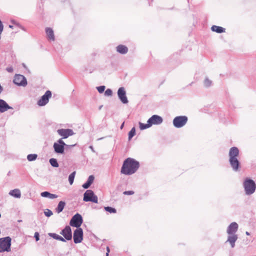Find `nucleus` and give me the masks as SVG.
<instances>
[{
	"label": "nucleus",
	"instance_id": "obj_23",
	"mask_svg": "<svg viewBox=\"0 0 256 256\" xmlns=\"http://www.w3.org/2000/svg\"><path fill=\"white\" fill-rule=\"evenodd\" d=\"M40 196L44 198H48L50 199H54L58 197V195L50 194L48 192H44L40 194Z\"/></svg>",
	"mask_w": 256,
	"mask_h": 256
},
{
	"label": "nucleus",
	"instance_id": "obj_18",
	"mask_svg": "<svg viewBox=\"0 0 256 256\" xmlns=\"http://www.w3.org/2000/svg\"><path fill=\"white\" fill-rule=\"evenodd\" d=\"M226 242H229L232 248L235 246V242L238 240V236L236 234H229Z\"/></svg>",
	"mask_w": 256,
	"mask_h": 256
},
{
	"label": "nucleus",
	"instance_id": "obj_36",
	"mask_svg": "<svg viewBox=\"0 0 256 256\" xmlns=\"http://www.w3.org/2000/svg\"><path fill=\"white\" fill-rule=\"evenodd\" d=\"M48 235L54 239L57 240L59 235L55 233H48Z\"/></svg>",
	"mask_w": 256,
	"mask_h": 256
},
{
	"label": "nucleus",
	"instance_id": "obj_40",
	"mask_svg": "<svg viewBox=\"0 0 256 256\" xmlns=\"http://www.w3.org/2000/svg\"><path fill=\"white\" fill-rule=\"evenodd\" d=\"M57 240H60V241H62V242H66V239L64 238L62 236H58V238H57Z\"/></svg>",
	"mask_w": 256,
	"mask_h": 256
},
{
	"label": "nucleus",
	"instance_id": "obj_43",
	"mask_svg": "<svg viewBox=\"0 0 256 256\" xmlns=\"http://www.w3.org/2000/svg\"><path fill=\"white\" fill-rule=\"evenodd\" d=\"M246 234L247 236H249V235L250 234V232H246Z\"/></svg>",
	"mask_w": 256,
	"mask_h": 256
},
{
	"label": "nucleus",
	"instance_id": "obj_17",
	"mask_svg": "<svg viewBox=\"0 0 256 256\" xmlns=\"http://www.w3.org/2000/svg\"><path fill=\"white\" fill-rule=\"evenodd\" d=\"M12 108L3 100L0 99V112H4Z\"/></svg>",
	"mask_w": 256,
	"mask_h": 256
},
{
	"label": "nucleus",
	"instance_id": "obj_34",
	"mask_svg": "<svg viewBox=\"0 0 256 256\" xmlns=\"http://www.w3.org/2000/svg\"><path fill=\"white\" fill-rule=\"evenodd\" d=\"M105 88H106V87H105V86H98V87L96 88H97V90H98V92L100 93V94H101V93H102V92H104V90H105Z\"/></svg>",
	"mask_w": 256,
	"mask_h": 256
},
{
	"label": "nucleus",
	"instance_id": "obj_11",
	"mask_svg": "<svg viewBox=\"0 0 256 256\" xmlns=\"http://www.w3.org/2000/svg\"><path fill=\"white\" fill-rule=\"evenodd\" d=\"M83 240V230L82 228H77L74 232V242L75 244L80 243Z\"/></svg>",
	"mask_w": 256,
	"mask_h": 256
},
{
	"label": "nucleus",
	"instance_id": "obj_2",
	"mask_svg": "<svg viewBox=\"0 0 256 256\" xmlns=\"http://www.w3.org/2000/svg\"><path fill=\"white\" fill-rule=\"evenodd\" d=\"M239 154V150L236 147H232L229 151V162L234 171H238L240 168V162L237 157Z\"/></svg>",
	"mask_w": 256,
	"mask_h": 256
},
{
	"label": "nucleus",
	"instance_id": "obj_32",
	"mask_svg": "<svg viewBox=\"0 0 256 256\" xmlns=\"http://www.w3.org/2000/svg\"><path fill=\"white\" fill-rule=\"evenodd\" d=\"M212 81L210 80L208 78H206L204 82V84L206 87H208L212 84Z\"/></svg>",
	"mask_w": 256,
	"mask_h": 256
},
{
	"label": "nucleus",
	"instance_id": "obj_35",
	"mask_svg": "<svg viewBox=\"0 0 256 256\" xmlns=\"http://www.w3.org/2000/svg\"><path fill=\"white\" fill-rule=\"evenodd\" d=\"M112 94V90L110 89V88H108L107 89L105 92H104V94L105 96H111Z\"/></svg>",
	"mask_w": 256,
	"mask_h": 256
},
{
	"label": "nucleus",
	"instance_id": "obj_3",
	"mask_svg": "<svg viewBox=\"0 0 256 256\" xmlns=\"http://www.w3.org/2000/svg\"><path fill=\"white\" fill-rule=\"evenodd\" d=\"M246 194L248 195L252 194L256 190V184L250 178H246L243 184Z\"/></svg>",
	"mask_w": 256,
	"mask_h": 256
},
{
	"label": "nucleus",
	"instance_id": "obj_28",
	"mask_svg": "<svg viewBox=\"0 0 256 256\" xmlns=\"http://www.w3.org/2000/svg\"><path fill=\"white\" fill-rule=\"evenodd\" d=\"M38 157L36 154H30L27 156V159L28 161L31 162L36 160Z\"/></svg>",
	"mask_w": 256,
	"mask_h": 256
},
{
	"label": "nucleus",
	"instance_id": "obj_15",
	"mask_svg": "<svg viewBox=\"0 0 256 256\" xmlns=\"http://www.w3.org/2000/svg\"><path fill=\"white\" fill-rule=\"evenodd\" d=\"M163 121L162 118L158 115H153L148 120V122L152 126V124H160Z\"/></svg>",
	"mask_w": 256,
	"mask_h": 256
},
{
	"label": "nucleus",
	"instance_id": "obj_21",
	"mask_svg": "<svg viewBox=\"0 0 256 256\" xmlns=\"http://www.w3.org/2000/svg\"><path fill=\"white\" fill-rule=\"evenodd\" d=\"M116 50L120 54H126L128 52V48L126 46L120 44L116 47Z\"/></svg>",
	"mask_w": 256,
	"mask_h": 256
},
{
	"label": "nucleus",
	"instance_id": "obj_27",
	"mask_svg": "<svg viewBox=\"0 0 256 256\" xmlns=\"http://www.w3.org/2000/svg\"><path fill=\"white\" fill-rule=\"evenodd\" d=\"M139 124H140V130H142L148 128L151 126L150 125V124L149 122H148V121L147 122V124H142V123L140 122Z\"/></svg>",
	"mask_w": 256,
	"mask_h": 256
},
{
	"label": "nucleus",
	"instance_id": "obj_44",
	"mask_svg": "<svg viewBox=\"0 0 256 256\" xmlns=\"http://www.w3.org/2000/svg\"><path fill=\"white\" fill-rule=\"evenodd\" d=\"M124 122L122 123V126H120V128H122L123 126H124Z\"/></svg>",
	"mask_w": 256,
	"mask_h": 256
},
{
	"label": "nucleus",
	"instance_id": "obj_6",
	"mask_svg": "<svg viewBox=\"0 0 256 256\" xmlns=\"http://www.w3.org/2000/svg\"><path fill=\"white\" fill-rule=\"evenodd\" d=\"M84 201L91 202L97 204L98 202V198L96 195L94 194V192L92 190H86L84 194Z\"/></svg>",
	"mask_w": 256,
	"mask_h": 256
},
{
	"label": "nucleus",
	"instance_id": "obj_46",
	"mask_svg": "<svg viewBox=\"0 0 256 256\" xmlns=\"http://www.w3.org/2000/svg\"><path fill=\"white\" fill-rule=\"evenodd\" d=\"M10 26V28H12V26L10 25V26Z\"/></svg>",
	"mask_w": 256,
	"mask_h": 256
},
{
	"label": "nucleus",
	"instance_id": "obj_12",
	"mask_svg": "<svg viewBox=\"0 0 256 256\" xmlns=\"http://www.w3.org/2000/svg\"><path fill=\"white\" fill-rule=\"evenodd\" d=\"M118 96L122 103L124 104L128 103V101L126 96V92L124 87H120L118 88Z\"/></svg>",
	"mask_w": 256,
	"mask_h": 256
},
{
	"label": "nucleus",
	"instance_id": "obj_31",
	"mask_svg": "<svg viewBox=\"0 0 256 256\" xmlns=\"http://www.w3.org/2000/svg\"><path fill=\"white\" fill-rule=\"evenodd\" d=\"M104 210L110 213H116V208L110 207V206H106L104 207Z\"/></svg>",
	"mask_w": 256,
	"mask_h": 256
},
{
	"label": "nucleus",
	"instance_id": "obj_45",
	"mask_svg": "<svg viewBox=\"0 0 256 256\" xmlns=\"http://www.w3.org/2000/svg\"><path fill=\"white\" fill-rule=\"evenodd\" d=\"M102 106H100L99 107V110H100V109L102 108Z\"/></svg>",
	"mask_w": 256,
	"mask_h": 256
},
{
	"label": "nucleus",
	"instance_id": "obj_30",
	"mask_svg": "<svg viewBox=\"0 0 256 256\" xmlns=\"http://www.w3.org/2000/svg\"><path fill=\"white\" fill-rule=\"evenodd\" d=\"M136 134L135 128H132L128 132V140H130Z\"/></svg>",
	"mask_w": 256,
	"mask_h": 256
},
{
	"label": "nucleus",
	"instance_id": "obj_41",
	"mask_svg": "<svg viewBox=\"0 0 256 256\" xmlns=\"http://www.w3.org/2000/svg\"><path fill=\"white\" fill-rule=\"evenodd\" d=\"M57 240H60V241H62V242H66V239L64 238L62 236H58V238H57Z\"/></svg>",
	"mask_w": 256,
	"mask_h": 256
},
{
	"label": "nucleus",
	"instance_id": "obj_14",
	"mask_svg": "<svg viewBox=\"0 0 256 256\" xmlns=\"http://www.w3.org/2000/svg\"><path fill=\"white\" fill-rule=\"evenodd\" d=\"M60 234L68 240H71L72 238V230L69 226H66L65 228L62 230Z\"/></svg>",
	"mask_w": 256,
	"mask_h": 256
},
{
	"label": "nucleus",
	"instance_id": "obj_16",
	"mask_svg": "<svg viewBox=\"0 0 256 256\" xmlns=\"http://www.w3.org/2000/svg\"><path fill=\"white\" fill-rule=\"evenodd\" d=\"M238 229V224L235 222L230 224L227 228V233L228 234H234Z\"/></svg>",
	"mask_w": 256,
	"mask_h": 256
},
{
	"label": "nucleus",
	"instance_id": "obj_25",
	"mask_svg": "<svg viewBox=\"0 0 256 256\" xmlns=\"http://www.w3.org/2000/svg\"><path fill=\"white\" fill-rule=\"evenodd\" d=\"M211 29L213 32H216L218 33H222L225 32V28L216 26H212Z\"/></svg>",
	"mask_w": 256,
	"mask_h": 256
},
{
	"label": "nucleus",
	"instance_id": "obj_26",
	"mask_svg": "<svg viewBox=\"0 0 256 256\" xmlns=\"http://www.w3.org/2000/svg\"><path fill=\"white\" fill-rule=\"evenodd\" d=\"M50 164L54 168L58 167V164L56 158H52L49 160Z\"/></svg>",
	"mask_w": 256,
	"mask_h": 256
},
{
	"label": "nucleus",
	"instance_id": "obj_42",
	"mask_svg": "<svg viewBox=\"0 0 256 256\" xmlns=\"http://www.w3.org/2000/svg\"><path fill=\"white\" fill-rule=\"evenodd\" d=\"M106 250H107V252L106 253V256H108V253L110 252V250L108 246L106 248Z\"/></svg>",
	"mask_w": 256,
	"mask_h": 256
},
{
	"label": "nucleus",
	"instance_id": "obj_22",
	"mask_svg": "<svg viewBox=\"0 0 256 256\" xmlns=\"http://www.w3.org/2000/svg\"><path fill=\"white\" fill-rule=\"evenodd\" d=\"M9 194L16 198H20L21 196V192L19 189L16 188L10 192Z\"/></svg>",
	"mask_w": 256,
	"mask_h": 256
},
{
	"label": "nucleus",
	"instance_id": "obj_38",
	"mask_svg": "<svg viewBox=\"0 0 256 256\" xmlns=\"http://www.w3.org/2000/svg\"><path fill=\"white\" fill-rule=\"evenodd\" d=\"M34 237L35 238H36V241H38L39 240H40V235H39V233L38 232H36L34 233Z\"/></svg>",
	"mask_w": 256,
	"mask_h": 256
},
{
	"label": "nucleus",
	"instance_id": "obj_9",
	"mask_svg": "<svg viewBox=\"0 0 256 256\" xmlns=\"http://www.w3.org/2000/svg\"><path fill=\"white\" fill-rule=\"evenodd\" d=\"M82 222L83 220L82 216L77 213L72 217L70 220V224L72 226L80 228V226H81Z\"/></svg>",
	"mask_w": 256,
	"mask_h": 256
},
{
	"label": "nucleus",
	"instance_id": "obj_39",
	"mask_svg": "<svg viewBox=\"0 0 256 256\" xmlns=\"http://www.w3.org/2000/svg\"><path fill=\"white\" fill-rule=\"evenodd\" d=\"M6 70L8 72H13V70H14L12 66H10V67L6 68Z\"/></svg>",
	"mask_w": 256,
	"mask_h": 256
},
{
	"label": "nucleus",
	"instance_id": "obj_10",
	"mask_svg": "<svg viewBox=\"0 0 256 256\" xmlns=\"http://www.w3.org/2000/svg\"><path fill=\"white\" fill-rule=\"evenodd\" d=\"M52 96V92L50 90H47L45 94L38 100V104L40 106H44L46 105L49 101L50 98Z\"/></svg>",
	"mask_w": 256,
	"mask_h": 256
},
{
	"label": "nucleus",
	"instance_id": "obj_7",
	"mask_svg": "<svg viewBox=\"0 0 256 256\" xmlns=\"http://www.w3.org/2000/svg\"><path fill=\"white\" fill-rule=\"evenodd\" d=\"M14 83L18 86L25 87L28 84L26 78L24 76L20 74H16L13 80Z\"/></svg>",
	"mask_w": 256,
	"mask_h": 256
},
{
	"label": "nucleus",
	"instance_id": "obj_29",
	"mask_svg": "<svg viewBox=\"0 0 256 256\" xmlns=\"http://www.w3.org/2000/svg\"><path fill=\"white\" fill-rule=\"evenodd\" d=\"M76 174V172H74L70 174L68 176V181L70 184H73Z\"/></svg>",
	"mask_w": 256,
	"mask_h": 256
},
{
	"label": "nucleus",
	"instance_id": "obj_33",
	"mask_svg": "<svg viewBox=\"0 0 256 256\" xmlns=\"http://www.w3.org/2000/svg\"><path fill=\"white\" fill-rule=\"evenodd\" d=\"M44 215L48 217H50L52 215V212L50 210L47 209L46 211L44 212Z\"/></svg>",
	"mask_w": 256,
	"mask_h": 256
},
{
	"label": "nucleus",
	"instance_id": "obj_5",
	"mask_svg": "<svg viewBox=\"0 0 256 256\" xmlns=\"http://www.w3.org/2000/svg\"><path fill=\"white\" fill-rule=\"evenodd\" d=\"M76 144L67 145L62 140V138H60L58 140L57 142H54L53 146L54 152L57 154H63L64 150V146H74Z\"/></svg>",
	"mask_w": 256,
	"mask_h": 256
},
{
	"label": "nucleus",
	"instance_id": "obj_37",
	"mask_svg": "<svg viewBox=\"0 0 256 256\" xmlns=\"http://www.w3.org/2000/svg\"><path fill=\"white\" fill-rule=\"evenodd\" d=\"M134 194V192L132 190L125 191L124 192V194L125 195H132Z\"/></svg>",
	"mask_w": 256,
	"mask_h": 256
},
{
	"label": "nucleus",
	"instance_id": "obj_20",
	"mask_svg": "<svg viewBox=\"0 0 256 256\" xmlns=\"http://www.w3.org/2000/svg\"><path fill=\"white\" fill-rule=\"evenodd\" d=\"M46 35L48 36V38L52 40H54V31L52 30V28H46Z\"/></svg>",
	"mask_w": 256,
	"mask_h": 256
},
{
	"label": "nucleus",
	"instance_id": "obj_1",
	"mask_svg": "<svg viewBox=\"0 0 256 256\" xmlns=\"http://www.w3.org/2000/svg\"><path fill=\"white\" fill-rule=\"evenodd\" d=\"M139 166L138 161L132 158H128L124 162L120 172L125 175H131L138 170Z\"/></svg>",
	"mask_w": 256,
	"mask_h": 256
},
{
	"label": "nucleus",
	"instance_id": "obj_4",
	"mask_svg": "<svg viewBox=\"0 0 256 256\" xmlns=\"http://www.w3.org/2000/svg\"><path fill=\"white\" fill-rule=\"evenodd\" d=\"M11 240L10 236L0 238V252L10 251Z\"/></svg>",
	"mask_w": 256,
	"mask_h": 256
},
{
	"label": "nucleus",
	"instance_id": "obj_24",
	"mask_svg": "<svg viewBox=\"0 0 256 256\" xmlns=\"http://www.w3.org/2000/svg\"><path fill=\"white\" fill-rule=\"evenodd\" d=\"M66 206V202L63 201H60L58 205L57 208H56V212L59 214L62 212Z\"/></svg>",
	"mask_w": 256,
	"mask_h": 256
},
{
	"label": "nucleus",
	"instance_id": "obj_8",
	"mask_svg": "<svg viewBox=\"0 0 256 256\" xmlns=\"http://www.w3.org/2000/svg\"><path fill=\"white\" fill-rule=\"evenodd\" d=\"M188 122V118L186 116H178L173 120L174 126L177 128L184 126Z\"/></svg>",
	"mask_w": 256,
	"mask_h": 256
},
{
	"label": "nucleus",
	"instance_id": "obj_13",
	"mask_svg": "<svg viewBox=\"0 0 256 256\" xmlns=\"http://www.w3.org/2000/svg\"><path fill=\"white\" fill-rule=\"evenodd\" d=\"M57 132L59 135L62 137V138H66L69 136H71L74 134L73 130L71 129L67 128H61L57 130Z\"/></svg>",
	"mask_w": 256,
	"mask_h": 256
},
{
	"label": "nucleus",
	"instance_id": "obj_19",
	"mask_svg": "<svg viewBox=\"0 0 256 256\" xmlns=\"http://www.w3.org/2000/svg\"><path fill=\"white\" fill-rule=\"evenodd\" d=\"M94 179V176H90L88 178L87 182L83 184L82 187L85 189L88 188L93 182Z\"/></svg>",
	"mask_w": 256,
	"mask_h": 256
}]
</instances>
